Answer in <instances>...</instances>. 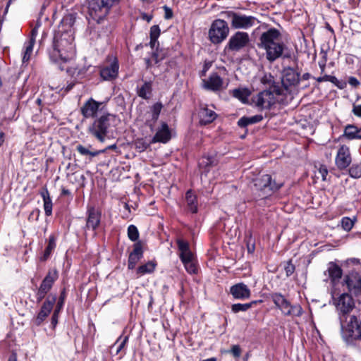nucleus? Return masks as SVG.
I'll return each mask as SVG.
<instances>
[{"label": "nucleus", "mask_w": 361, "mask_h": 361, "mask_svg": "<svg viewBox=\"0 0 361 361\" xmlns=\"http://www.w3.org/2000/svg\"><path fill=\"white\" fill-rule=\"evenodd\" d=\"M62 26L55 34L52 49L49 51L50 59L59 63L61 70L66 68L62 66L71 61L75 56V46L74 44V32L71 28L73 20L71 16L65 17L62 21Z\"/></svg>", "instance_id": "f257e3e1"}, {"label": "nucleus", "mask_w": 361, "mask_h": 361, "mask_svg": "<svg viewBox=\"0 0 361 361\" xmlns=\"http://www.w3.org/2000/svg\"><path fill=\"white\" fill-rule=\"evenodd\" d=\"M258 47L265 51L266 59L273 63L283 55L286 44L281 39V32L276 28H270L262 33L259 38Z\"/></svg>", "instance_id": "f03ea898"}, {"label": "nucleus", "mask_w": 361, "mask_h": 361, "mask_svg": "<svg viewBox=\"0 0 361 361\" xmlns=\"http://www.w3.org/2000/svg\"><path fill=\"white\" fill-rule=\"evenodd\" d=\"M118 119L111 114H104L89 126L87 132L101 142H104L107 134L116 127Z\"/></svg>", "instance_id": "7ed1b4c3"}, {"label": "nucleus", "mask_w": 361, "mask_h": 361, "mask_svg": "<svg viewBox=\"0 0 361 361\" xmlns=\"http://www.w3.org/2000/svg\"><path fill=\"white\" fill-rule=\"evenodd\" d=\"M340 322L343 338L348 343H353L361 331V322L354 315L340 317Z\"/></svg>", "instance_id": "20e7f679"}, {"label": "nucleus", "mask_w": 361, "mask_h": 361, "mask_svg": "<svg viewBox=\"0 0 361 361\" xmlns=\"http://www.w3.org/2000/svg\"><path fill=\"white\" fill-rule=\"evenodd\" d=\"M282 183H276L272 181L271 176L269 174H262L254 179V190L259 192L258 196L264 199L270 196L274 192L278 190Z\"/></svg>", "instance_id": "39448f33"}, {"label": "nucleus", "mask_w": 361, "mask_h": 361, "mask_svg": "<svg viewBox=\"0 0 361 361\" xmlns=\"http://www.w3.org/2000/svg\"><path fill=\"white\" fill-rule=\"evenodd\" d=\"M177 245L180 252V260L184 264L186 271L190 274H196L197 267L194 255L190 250L188 243L182 239H178Z\"/></svg>", "instance_id": "423d86ee"}, {"label": "nucleus", "mask_w": 361, "mask_h": 361, "mask_svg": "<svg viewBox=\"0 0 361 361\" xmlns=\"http://www.w3.org/2000/svg\"><path fill=\"white\" fill-rule=\"evenodd\" d=\"M119 0H92L90 3V14L97 20H102L109 13L111 8Z\"/></svg>", "instance_id": "0eeeda50"}, {"label": "nucleus", "mask_w": 361, "mask_h": 361, "mask_svg": "<svg viewBox=\"0 0 361 361\" xmlns=\"http://www.w3.org/2000/svg\"><path fill=\"white\" fill-rule=\"evenodd\" d=\"M119 0H92L90 3V14L97 20H102L109 13L111 8Z\"/></svg>", "instance_id": "6e6552de"}, {"label": "nucleus", "mask_w": 361, "mask_h": 361, "mask_svg": "<svg viewBox=\"0 0 361 361\" xmlns=\"http://www.w3.org/2000/svg\"><path fill=\"white\" fill-rule=\"evenodd\" d=\"M271 299L275 305L281 310L284 315L300 317L302 314V309L300 305H291L283 295L280 293H273Z\"/></svg>", "instance_id": "1a4fd4ad"}, {"label": "nucleus", "mask_w": 361, "mask_h": 361, "mask_svg": "<svg viewBox=\"0 0 361 361\" xmlns=\"http://www.w3.org/2000/svg\"><path fill=\"white\" fill-rule=\"evenodd\" d=\"M229 28L227 23L221 19L215 20L209 30V37L214 44H219L228 36Z\"/></svg>", "instance_id": "9d476101"}, {"label": "nucleus", "mask_w": 361, "mask_h": 361, "mask_svg": "<svg viewBox=\"0 0 361 361\" xmlns=\"http://www.w3.org/2000/svg\"><path fill=\"white\" fill-rule=\"evenodd\" d=\"M225 17L231 21V27L235 29H248L252 27L256 21L253 16H245L233 11H226Z\"/></svg>", "instance_id": "9b49d317"}, {"label": "nucleus", "mask_w": 361, "mask_h": 361, "mask_svg": "<svg viewBox=\"0 0 361 361\" xmlns=\"http://www.w3.org/2000/svg\"><path fill=\"white\" fill-rule=\"evenodd\" d=\"M276 97L274 92L262 91L252 97V104L260 110L269 109L276 102Z\"/></svg>", "instance_id": "f8f14e48"}, {"label": "nucleus", "mask_w": 361, "mask_h": 361, "mask_svg": "<svg viewBox=\"0 0 361 361\" xmlns=\"http://www.w3.org/2000/svg\"><path fill=\"white\" fill-rule=\"evenodd\" d=\"M334 304L338 311L340 317H345L355 307L353 298L348 293H343L338 298H334Z\"/></svg>", "instance_id": "ddd939ff"}, {"label": "nucleus", "mask_w": 361, "mask_h": 361, "mask_svg": "<svg viewBox=\"0 0 361 361\" xmlns=\"http://www.w3.org/2000/svg\"><path fill=\"white\" fill-rule=\"evenodd\" d=\"M56 296L53 295L51 298L49 296L46 300L43 302L40 310L37 315L32 319V322L36 326H40L43 322L46 319V318L51 313L54 305L56 302Z\"/></svg>", "instance_id": "4468645a"}, {"label": "nucleus", "mask_w": 361, "mask_h": 361, "mask_svg": "<svg viewBox=\"0 0 361 361\" xmlns=\"http://www.w3.org/2000/svg\"><path fill=\"white\" fill-rule=\"evenodd\" d=\"M227 85L217 73H211L207 79L202 80L203 87L213 92L220 91L226 88Z\"/></svg>", "instance_id": "2eb2a0df"}, {"label": "nucleus", "mask_w": 361, "mask_h": 361, "mask_svg": "<svg viewBox=\"0 0 361 361\" xmlns=\"http://www.w3.org/2000/svg\"><path fill=\"white\" fill-rule=\"evenodd\" d=\"M351 161L352 158L349 147L346 145H341L338 149L335 158L336 166L343 170L348 167Z\"/></svg>", "instance_id": "dca6fc26"}, {"label": "nucleus", "mask_w": 361, "mask_h": 361, "mask_svg": "<svg viewBox=\"0 0 361 361\" xmlns=\"http://www.w3.org/2000/svg\"><path fill=\"white\" fill-rule=\"evenodd\" d=\"M249 42V35L247 32H237L231 37L228 47L232 51H238L246 46Z\"/></svg>", "instance_id": "f3484780"}, {"label": "nucleus", "mask_w": 361, "mask_h": 361, "mask_svg": "<svg viewBox=\"0 0 361 361\" xmlns=\"http://www.w3.org/2000/svg\"><path fill=\"white\" fill-rule=\"evenodd\" d=\"M119 65L116 58L106 66H103L100 69V76L104 80H112L117 78L118 74Z\"/></svg>", "instance_id": "a211bd4d"}, {"label": "nucleus", "mask_w": 361, "mask_h": 361, "mask_svg": "<svg viewBox=\"0 0 361 361\" xmlns=\"http://www.w3.org/2000/svg\"><path fill=\"white\" fill-rule=\"evenodd\" d=\"M300 75L292 68H286L283 72L282 84L288 90L299 83Z\"/></svg>", "instance_id": "6ab92c4d"}, {"label": "nucleus", "mask_w": 361, "mask_h": 361, "mask_svg": "<svg viewBox=\"0 0 361 361\" xmlns=\"http://www.w3.org/2000/svg\"><path fill=\"white\" fill-rule=\"evenodd\" d=\"M230 293L237 300H246L250 298L251 291L243 283H238L230 288Z\"/></svg>", "instance_id": "aec40b11"}, {"label": "nucleus", "mask_w": 361, "mask_h": 361, "mask_svg": "<svg viewBox=\"0 0 361 361\" xmlns=\"http://www.w3.org/2000/svg\"><path fill=\"white\" fill-rule=\"evenodd\" d=\"M143 256V250L141 242H137L133 245V250L130 252L128 262V267L129 269H133L138 261Z\"/></svg>", "instance_id": "412c9836"}, {"label": "nucleus", "mask_w": 361, "mask_h": 361, "mask_svg": "<svg viewBox=\"0 0 361 361\" xmlns=\"http://www.w3.org/2000/svg\"><path fill=\"white\" fill-rule=\"evenodd\" d=\"M99 106L100 103L90 98L81 108V113L85 118L94 117L97 114Z\"/></svg>", "instance_id": "4be33fe9"}, {"label": "nucleus", "mask_w": 361, "mask_h": 361, "mask_svg": "<svg viewBox=\"0 0 361 361\" xmlns=\"http://www.w3.org/2000/svg\"><path fill=\"white\" fill-rule=\"evenodd\" d=\"M101 212L94 207H90L87 209V219L86 226L88 228L95 230L100 224Z\"/></svg>", "instance_id": "5701e85b"}, {"label": "nucleus", "mask_w": 361, "mask_h": 361, "mask_svg": "<svg viewBox=\"0 0 361 361\" xmlns=\"http://www.w3.org/2000/svg\"><path fill=\"white\" fill-rule=\"evenodd\" d=\"M171 139V131L166 123H162L152 139L153 142L166 143Z\"/></svg>", "instance_id": "b1692460"}, {"label": "nucleus", "mask_w": 361, "mask_h": 361, "mask_svg": "<svg viewBox=\"0 0 361 361\" xmlns=\"http://www.w3.org/2000/svg\"><path fill=\"white\" fill-rule=\"evenodd\" d=\"M216 114L207 106H202L198 112L200 123L202 125L212 123L216 118Z\"/></svg>", "instance_id": "393cba45"}, {"label": "nucleus", "mask_w": 361, "mask_h": 361, "mask_svg": "<svg viewBox=\"0 0 361 361\" xmlns=\"http://www.w3.org/2000/svg\"><path fill=\"white\" fill-rule=\"evenodd\" d=\"M57 279H58L57 271L56 269L49 270V272L47 273V276L44 277V279L42 281L39 288L47 291V292H49L51 290V288H52L54 283L57 280Z\"/></svg>", "instance_id": "a878e982"}, {"label": "nucleus", "mask_w": 361, "mask_h": 361, "mask_svg": "<svg viewBox=\"0 0 361 361\" xmlns=\"http://www.w3.org/2000/svg\"><path fill=\"white\" fill-rule=\"evenodd\" d=\"M345 283L348 289L355 293L361 291V278L357 274H353L346 277Z\"/></svg>", "instance_id": "bb28decb"}, {"label": "nucleus", "mask_w": 361, "mask_h": 361, "mask_svg": "<svg viewBox=\"0 0 361 361\" xmlns=\"http://www.w3.org/2000/svg\"><path fill=\"white\" fill-rule=\"evenodd\" d=\"M343 136L348 140H361V128L355 125H347Z\"/></svg>", "instance_id": "cd10ccee"}, {"label": "nucleus", "mask_w": 361, "mask_h": 361, "mask_svg": "<svg viewBox=\"0 0 361 361\" xmlns=\"http://www.w3.org/2000/svg\"><path fill=\"white\" fill-rule=\"evenodd\" d=\"M185 200L188 209L192 213H197L198 210L197 197L191 190L187 191Z\"/></svg>", "instance_id": "c85d7f7f"}, {"label": "nucleus", "mask_w": 361, "mask_h": 361, "mask_svg": "<svg viewBox=\"0 0 361 361\" xmlns=\"http://www.w3.org/2000/svg\"><path fill=\"white\" fill-rule=\"evenodd\" d=\"M327 273L329 279L332 283H335L342 276V269L341 267L334 262H330L328 265Z\"/></svg>", "instance_id": "c756f323"}, {"label": "nucleus", "mask_w": 361, "mask_h": 361, "mask_svg": "<svg viewBox=\"0 0 361 361\" xmlns=\"http://www.w3.org/2000/svg\"><path fill=\"white\" fill-rule=\"evenodd\" d=\"M231 94L233 97L245 104L248 102V98L251 94V92L248 88L239 87L233 90Z\"/></svg>", "instance_id": "7c9ffc66"}, {"label": "nucleus", "mask_w": 361, "mask_h": 361, "mask_svg": "<svg viewBox=\"0 0 361 361\" xmlns=\"http://www.w3.org/2000/svg\"><path fill=\"white\" fill-rule=\"evenodd\" d=\"M44 202V209L47 216H51L52 214V201L49 195V192L47 188L43 189L40 192Z\"/></svg>", "instance_id": "2f4dec72"}, {"label": "nucleus", "mask_w": 361, "mask_h": 361, "mask_svg": "<svg viewBox=\"0 0 361 361\" xmlns=\"http://www.w3.org/2000/svg\"><path fill=\"white\" fill-rule=\"evenodd\" d=\"M90 148H91V146H89L88 147L82 145H78L76 146V150L80 155L89 157L90 159H92V157H94L101 153L105 152V150L92 151L90 149Z\"/></svg>", "instance_id": "473e14b6"}, {"label": "nucleus", "mask_w": 361, "mask_h": 361, "mask_svg": "<svg viewBox=\"0 0 361 361\" xmlns=\"http://www.w3.org/2000/svg\"><path fill=\"white\" fill-rule=\"evenodd\" d=\"M263 119L262 115H255L250 117L243 116L240 118L238 121V125L240 127L244 128L250 124L257 123Z\"/></svg>", "instance_id": "72a5a7b5"}, {"label": "nucleus", "mask_w": 361, "mask_h": 361, "mask_svg": "<svg viewBox=\"0 0 361 361\" xmlns=\"http://www.w3.org/2000/svg\"><path fill=\"white\" fill-rule=\"evenodd\" d=\"M56 237L54 235H51L49 237L48 245L44 250L43 255L40 258L42 261H46L49 257L52 251L56 247Z\"/></svg>", "instance_id": "f704fd0d"}, {"label": "nucleus", "mask_w": 361, "mask_h": 361, "mask_svg": "<svg viewBox=\"0 0 361 361\" xmlns=\"http://www.w3.org/2000/svg\"><path fill=\"white\" fill-rule=\"evenodd\" d=\"M151 92H152V84L150 82H145L137 90L138 96L145 99H149L150 97Z\"/></svg>", "instance_id": "c9c22d12"}, {"label": "nucleus", "mask_w": 361, "mask_h": 361, "mask_svg": "<svg viewBox=\"0 0 361 361\" xmlns=\"http://www.w3.org/2000/svg\"><path fill=\"white\" fill-rule=\"evenodd\" d=\"M35 43L33 40L27 41L24 44V51L23 56V63H27L30 61V56L33 51V47Z\"/></svg>", "instance_id": "e433bc0d"}, {"label": "nucleus", "mask_w": 361, "mask_h": 361, "mask_svg": "<svg viewBox=\"0 0 361 361\" xmlns=\"http://www.w3.org/2000/svg\"><path fill=\"white\" fill-rule=\"evenodd\" d=\"M215 165V159L212 157H202L199 161V166L204 170V172H207L209 167Z\"/></svg>", "instance_id": "4c0bfd02"}, {"label": "nucleus", "mask_w": 361, "mask_h": 361, "mask_svg": "<svg viewBox=\"0 0 361 361\" xmlns=\"http://www.w3.org/2000/svg\"><path fill=\"white\" fill-rule=\"evenodd\" d=\"M150 42H149V44H150V47L154 49L157 44L158 43L157 42V39L159 38V35H160V29H159V27L158 25H153L150 28Z\"/></svg>", "instance_id": "58836bf2"}, {"label": "nucleus", "mask_w": 361, "mask_h": 361, "mask_svg": "<svg viewBox=\"0 0 361 361\" xmlns=\"http://www.w3.org/2000/svg\"><path fill=\"white\" fill-rule=\"evenodd\" d=\"M156 264L152 261L140 266L137 270V273L140 275L152 273L155 269Z\"/></svg>", "instance_id": "ea45409f"}, {"label": "nucleus", "mask_w": 361, "mask_h": 361, "mask_svg": "<svg viewBox=\"0 0 361 361\" xmlns=\"http://www.w3.org/2000/svg\"><path fill=\"white\" fill-rule=\"evenodd\" d=\"M348 173L350 177L353 178H359L361 177V166L360 164H353L349 170Z\"/></svg>", "instance_id": "a19ab883"}, {"label": "nucleus", "mask_w": 361, "mask_h": 361, "mask_svg": "<svg viewBox=\"0 0 361 361\" xmlns=\"http://www.w3.org/2000/svg\"><path fill=\"white\" fill-rule=\"evenodd\" d=\"M163 106L160 102L155 103L151 108L152 120L154 122L157 121Z\"/></svg>", "instance_id": "79ce46f5"}, {"label": "nucleus", "mask_w": 361, "mask_h": 361, "mask_svg": "<svg viewBox=\"0 0 361 361\" xmlns=\"http://www.w3.org/2000/svg\"><path fill=\"white\" fill-rule=\"evenodd\" d=\"M128 340V336H126L123 340H121V336H120L116 340L115 343L111 347V348H114V347L117 346L116 350V355H118L121 352V350L124 348Z\"/></svg>", "instance_id": "37998d69"}, {"label": "nucleus", "mask_w": 361, "mask_h": 361, "mask_svg": "<svg viewBox=\"0 0 361 361\" xmlns=\"http://www.w3.org/2000/svg\"><path fill=\"white\" fill-rule=\"evenodd\" d=\"M250 308V304H247V303H244V304L236 303V304L232 305V306H231V311L233 313H238L240 312H246Z\"/></svg>", "instance_id": "c03bdc74"}, {"label": "nucleus", "mask_w": 361, "mask_h": 361, "mask_svg": "<svg viewBox=\"0 0 361 361\" xmlns=\"http://www.w3.org/2000/svg\"><path fill=\"white\" fill-rule=\"evenodd\" d=\"M128 236L132 241H136L139 238V232L137 227L134 225H130L128 228Z\"/></svg>", "instance_id": "a18cd8bd"}, {"label": "nucleus", "mask_w": 361, "mask_h": 361, "mask_svg": "<svg viewBox=\"0 0 361 361\" xmlns=\"http://www.w3.org/2000/svg\"><path fill=\"white\" fill-rule=\"evenodd\" d=\"M354 226V221L349 217H343L341 219V226L346 231H350Z\"/></svg>", "instance_id": "49530a36"}, {"label": "nucleus", "mask_w": 361, "mask_h": 361, "mask_svg": "<svg viewBox=\"0 0 361 361\" xmlns=\"http://www.w3.org/2000/svg\"><path fill=\"white\" fill-rule=\"evenodd\" d=\"M66 299V292L63 290L59 296V298L58 300V302L56 303V306L54 309V311L60 312L63 307L64 302Z\"/></svg>", "instance_id": "de8ad7c7"}, {"label": "nucleus", "mask_w": 361, "mask_h": 361, "mask_svg": "<svg viewBox=\"0 0 361 361\" xmlns=\"http://www.w3.org/2000/svg\"><path fill=\"white\" fill-rule=\"evenodd\" d=\"M149 146V143L143 139H139L135 141V147L140 152L145 151Z\"/></svg>", "instance_id": "09e8293b"}, {"label": "nucleus", "mask_w": 361, "mask_h": 361, "mask_svg": "<svg viewBox=\"0 0 361 361\" xmlns=\"http://www.w3.org/2000/svg\"><path fill=\"white\" fill-rule=\"evenodd\" d=\"M284 269L286 271V274L287 276H291L295 271V266L292 264L291 261H288L286 262Z\"/></svg>", "instance_id": "8fccbe9b"}, {"label": "nucleus", "mask_w": 361, "mask_h": 361, "mask_svg": "<svg viewBox=\"0 0 361 361\" xmlns=\"http://www.w3.org/2000/svg\"><path fill=\"white\" fill-rule=\"evenodd\" d=\"M327 174L328 170L324 166H321L317 173V178L320 176L322 180H326Z\"/></svg>", "instance_id": "3c124183"}, {"label": "nucleus", "mask_w": 361, "mask_h": 361, "mask_svg": "<svg viewBox=\"0 0 361 361\" xmlns=\"http://www.w3.org/2000/svg\"><path fill=\"white\" fill-rule=\"evenodd\" d=\"M40 211L38 209H35L31 212L28 216L29 221H37L38 219V217L39 216Z\"/></svg>", "instance_id": "603ef678"}, {"label": "nucleus", "mask_w": 361, "mask_h": 361, "mask_svg": "<svg viewBox=\"0 0 361 361\" xmlns=\"http://www.w3.org/2000/svg\"><path fill=\"white\" fill-rule=\"evenodd\" d=\"M48 292L44 290H42L41 288H38V290L36 293V298H37V302H39L40 301H42V299L44 298L45 295L47 294Z\"/></svg>", "instance_id": "864d4df0"}, {"label": "nucleus", "mask_w": 361, "mask_h": 361, "mask_svg": "<svg viewBox=\"0 0 361 361\" xmlns=\"http://www.w3.org/2000/svg\"><path fill=\"white\" fill-rule=\"evenodd\" d=\"M231 353L235 357H239L241 354V349L239 345H234L231 348Z\"/></svg>", "instance_id": "5fc2aeb1"}, {"label": "nucleus", "mask_w": 361, "mask_h": 361, "mask_svg": "<svg viewBox=\"0 0 361 361\" xmlns=\"http://www.w3.org/2000/svg\"><path fill=\"white\" fill-rule=\"evenodd\" d=\"M353 113L358 117H361V104H353Z\"/></svg>", "instance_id": "6e6d98bb"}, {"label": "nucleus", "mask_w": 361, "mask_h": 361, "mask_svg": "<svg viewBox=\"0 0 361 361\" xmlns=\"http://www.w3.org/2000/svg\"><path fill=\"white\" fill-rule=\"evenodd\" d=\"M59 313L60 312L54 311V313H53L52 317H51V322L53 328H55L56 326L58 324V319H59Z\"/></svg>", "instance_id": "4d7b16f0"}, {"label": "nucleus", "mask_w": 361, "mask_h": 361, "mask_svg": "<svg viewBox=\"0 0 361 361\" xmlns=\"http://www.w3.org/2000/svg\"><path fill=\"white\" fill-rule=\"evenodd\" d=\"M38 25H36L34 28H32L30 34V37L28 41L33 40V42L35 43V39L38 33Z\"/></svg>", "instance_id": "13d9d810"}, {"label": "nucleus", "mask_w": 361, "mask_h": 361, "mask_svg": "<svg viewBox=\"0 0 361 361\" xmlns=\"http://www.w3.org/2000/svg\"><path fill=\"white\" fill-rule=\"evenodd\" d=\"M164 10L165 11V14H164V18L166 19H170L173 17V11L172 10L169 8L168 6H164Z\"/></svg>", "instance_id": "bf43d9fd"}, {"label": "nucleus", "mask_w": 361, "mask_h": 361, "mask_svg": "<svg viewBox=\"0 0 361 361\" xmlns=\"http://www.w3.org/2000/svg\"><path fill=\"white\" fill-rule=\"evenodd\" d=\"M348 82L353 87H357L360 84L358 80L355 77H350L348 80Z\"/></svg>", "instance_id": "052dcab7"}, {"label": "nucleus", "mask_w": 361, "mask_h": 361, "mask_svg": "<svg viewBox=\"0 0 361 361\" xmlns=\"http://www.w3.org/2000/svg\"><path fill=\"white\" fill-rule=\"evenodd\" d=\"M329 77H330V75H324L322 77L317 78V81L319 82H326V81H329Z\"/></svg>", "instance_id": "680f3d73"}, {"label": "nucleus", "mask_w": 361, "mask_h": 361, "mask_svg": "<svg viewBox=\"0 0 361 361\" xmlns=\"http://www.w3.org/2000/svg\"><path fill=\"white\" fill-rule=\"evenodd\" d=\"M151 60H152V62H154V63H159V59H158L157 54L154 53L152 55V57Z\"/></svg>", "instance_id": "e2e57ef3"}, {"label": "nucleus", "mask_w": 361, "mask_h": 361, "mask_svg": "<svg viewBox=\"0 0 361 361\" xmlns=\"http://www.w3.org/2000/svg\"><path fill=\"white\" fill-rule=\"evenodd\" d=\"M4 138H5V134L4 133L1 132L0 133V146L3 145L4 142Z\"/></svg>", "instance_id": "0e129e2a"}, {"label": "nucleus", "mask_w": 361, "mask_h": 361, "mask_svg": "<svg viewBox=\"0 0 361 361\" xmlns=\"http://www.w3.org/2000/svg\"><path fill=\"white\" fill-rule=\"evenodd\" d=\"M8 361H17V355L16 353H12V355L9 357Z\"/></svg>", "instance_id": "69168bd1"}, {"label": "nucleus", "mask_w": 361, "mask_h": 361, "mask_svg": "<svg viewBox=\"0 0 361 361\" xmlns=\"http://www.w3.org/2000/svg\"><path fill=\"white\" fill-rule=\"evenodd\" d=\"M329 82H331L335 84L337 82V78L335 76L330 75Z\"/></svg>", "instance_id": "338daca9"}, {"label": "nucleus", "mask_w": 361, "mask_h": 361, "mask_svg": "<svg viewBox=\"0 0 361 361\" xmlns=\"http://www.w3.org/2000/svg\"><path fill=\"white\" fill-rule=\"evenodd\" d=\"M209 69V66H207V64H205L204 66V68L202 70V72L201 73V75H205V73L207 71V70Z\"/></svg>", "instance_id": "774afa93"}]
</instances>
